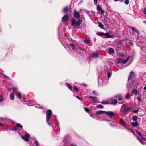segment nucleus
<instances>
[{"mask_svg":"<svg viewBox=\"0 0 146 146\" xmlns=\"http://www.w3.org/2000/svg\"><path fill=\"white\" fill-rule=\"evenodd\" d=\"M18 129L17 127L16 126H15L12 128V130L14 131H16V130H17Z\"/></svg>","mask_w":146,"mask_h":146,"instance_id":"33","label":"nucleus"},{"mask_svg":"<svg viewBox=\"0 0 146 146\" xmlns=\"http://www.w3.org/2000/svg\"><path fill=\"white\" fill-rule=\"evenodd\" d=\"M130 58V56H129L127 57L125 60L123 59H122L121 58H118L117 60V63L118 64H125L127 62L128 59Z\"/></svg>","mask_w":146,"mask_h":146,"instance_id":"7","label":"nucleus"},{"mask_svg":"<svg viewBox=\"0 0 146 146\" xmlns=\"http://www.w3.org/2000/svg\"><path fill=\"white\" fill-rule=\"evenodd\" d=\"M35 144L36 145V146H39V143H38V142L36 140L35 141Z\"/></svg>","mask_w":146,"mask_h":146,"instance_id":"46","label":"nucleus"},{"mask_svg":"<svg viewBox=\"0 0 146 146\" xmlns=\"http://www.w3.org/2000/svg\"><path fill=\"white\" fill-rule=\"evenodd\" d=\"M101 103L103 104H110L108 101H103Z\"/></svg>","mask_w":146,"mask_h":146,"instance_id":"30","label":"nucleus"},{"mask_svg":"<svg viewBox=\"0 0 146 146\" xmlns=\"http://www.w3.org/2000/svg\"><path fill=\"white\" fill-rule=\"evenodd\" d=\"M131 109V107H127L125 104H123L121 107L119 113V114L121 117H124L130 111Z\"/></svg>","mask_w":146,"mask_h":146,"instance_id":"1","label":"nucleus"},{"mask_svg":"<svg viewBox=\"0 0 146 146\" xmlns=\"http://www.w3.org/2000/svg\"><path fill=\"white\" fill-rule=\"evenodd\" d=\"M144 90H146V86H145L144 88Z\"/></svg>","mask_w":146,"mask_h":146,"instance_id":"60","label":"nucleus"},{"mask_svg":"<svg viewBox=\"0 0 146 146\" xmlns=\"http://www.w3.org/2000/svg\"><path fill=\"white\" fill-rule=\"evenodd\" d=\"M89 97L90 98L92 99L94 102H97V97H93L91 96H90Z\"/></svg>","mask_w":146,"mask_h":146,"instance_id":"19","label":"nucleus"},{"mask_svg":"<svg viewBox=\"0 0 146 146\" xmlns=\"http://www.w3.org/2000/svg\"><path fill=\"white\" fill-rule=\"evenodd\" d=\"M129 44L131 46H133V43L132 42H130Z\"/></svg>","mask_w":146,"mask_h":146,"instance_id":"58","label":"nucleus"},{"mask_svg":"<svg viewBox=\"0 0 146 146\" xmlns=\"http://www.w3.org/2000/svg\"><path fill=\"white\" fill-rule=\"evenodd\" d=\"M16 126L17 127L21 128V129H22V126L19 124L17 123V124H16Z\"/></svg>","mask_w":146,"mask_h":146,"instance_id":"40","label":"nucleus"},{"mask_svg":"<svg viewBox=\"0 0 146 146\" xmlns=\"http://www.w3.org/2000/svg\"><path fill=\"white\" fill-rule=\"evenodd\" d=\"M69 137L66 136L64 137V139L62 141V143L64 144V146H73V145L70 144L69 141Z\"/></svg>","mask_w":146,"mask_h":146,"instance_id":"6","label":"nucleus"},{"mask_svg":"<svg viewBox=\"0 0 146 146\" xmlns=\"http://www.w3.org/2000/svg\"><path fill=\"white\" fill-rule=\"evenodd\" d=\"M35 107L39 108H42V107L41 106H40L38 104H36L35 106Z\"/></svg>","mask_w":146,"mask_h":146,"instance_id":"36","label":"nucleus"},{"mask_svg":"<svg viewBox=\"0 0 146 146\" xmlns=\"http://www.w3.org/2000/svg\"><path fill=\"white\" fill-rule=\"evenodd\" d=\"M17 89L18 88L17 87H13L12 88L13 92L15 94H16L18 92L17 90Z\"/></svg>","mask_w":146,"mask_h":146,"instance_id":"23","label":"nucleus"},{"mask_svg":"<svg viewBox=\"0 0 146 146\" xmlns=\"http://www.w3.org/2000/svg\"><path fill=\"white\" fill-rule=\"evenodd\" d=\"M132 91L133 93L135 95H137L138 94V92L136 89L135 88H134L133 89Z\"/></svg>","mask_w":146,"mask_h":146,"instance_id":"24","label":"nucleus"},{"mask_svg":"<svg viewBox=\"0 0 146 146\" xmlns=\"http://www.w3.org/2000/svg\"><path fill=\"white\" fill-rule=\"evenodd\" d=\"M135 77V76L133 71H131L129 75V76L128 77V80H129L130 79H133Z\"/></svg>","mask_w":146,"mask_h":146,"instance_id":"12","label":"nucleus"},{"mask_svg":"<svg viewBox=\"0 0 146 146\" xmlns=\"http://www.w3.org/2000/svg\"><path fill=\"white\" fill-rule=\"evenodd\" d=\"M119 1H120L121 2H122L124 1V0H119Z\"/></svg>","mask_w":146,"mask_h":146,"instance_id":"62","label":"nucleus"},{"mask_svg":"<svg viewBox=\"0 0 146 146\" xmlns=\"http://www.w3.org/2000/svg\"><path fill=\"white\" fill-rule=\"evenodd\" d=\"M10 98L11 100H13L14 99V96L13 94V93H11L10 95Z\"/></svg>","mask_w":146,"mask_h":146,"instance_id":"27","label":"nucleus"},{"mask_svg":"<svg viewBox=\"0 0 146 146\" xmlns=\"http://www.w3.org/2000/svg\"><path fill=\"white\" fill-rule=\"evenodd\" d=\"M131 30L134 33H135L136 34V35L138 36L139 34V32L137 29H136L135 27H132L131 28Z\"/></svg>","mask_w":146,"mask_h":146,"instance_id":"16","label":"nucleus"},{"mask_svg":"<svg viewBox=\"0 0 146 146\" xmlns=\"http://www.w3.org/2000/svg\"><path fill=\"white\" fill-rule=\"evenodd\" d=\"M97 10L99 12V14H103L104 13V10H103L101 7L99 5L97 6Z\"/></svg>","mask_w":146,"mask_h":146,"instance_id":"10","label":"nucleus"},{"mask_svg":"<svg viewBox=\"0 0 146 146\" xmlns=\"http://www.w3.org/2000/svg\"><path fill=\"white\" fill-rule=\"evenodd\" d=\"M84 108L85 110L87 112H89L90 111V110L88 109V108L86 107Z\"/></svg>","mask_w":146,"mask_h":146,"instance_id":"42","label":"nucleus"},{"mask_svg":"<svg viewBox=\"0 0 146 146\" xmlns=\"http://www.w3.org/2000/svg\"><path fill=\"white\" fill-rule=\"evenodd\" d=\"M74 16L77 19L79 18L80 16L79 12L78 11H75L74 12Z\"/></svg>","mask_w":146,"mask_h":146,"instance_id":"15","label":"nucleus"},{"mask_svg":"<svg viewBox=\"0 0 146 146\" xmlns=\"http://www.w3.org/2000/svg\"><path fill=\"white\" fill-rule=\"evenodd\" d=\"M98 0H94V3L96 5L97 4V2L98 1Z\"/></svg>","mask_w":146,"mask_h":146,"instance_id":"51","label":"nucleus"},{"mask_svg":"<svg viewBox=\"0 0 146 146\" xmlns=\"http://www.w3.org/2000/svg\"><path fill=\"white\" fill-rule=\"evenodd\" d=\"M142 50L143 54H145V52H146V47L145 46L143 47L142 48Z\"/></svg>","mask_w":146,"mask_h":146,"instance_id":"32","label":"nucleus"},{"mask_svg":"<svg viewBox=\"0 0 146 146\" xmlns=\"http://www.w3.org/2000/svg\"><path fill=\"white\" fill-rule=\"evenodd\" d=\"M98 26L101 29H104V26L100 22H99Z\"/></svg>","mask_w":146,"mask_h":146,"instance_id":"28","label":"nucleus"},{"mask_svg":"<svg viewBox=\"0 0 146 146\" xmlns=\"http://www.w3.org/2000/svg\"><path fill=\"white\" fill-rule=\"evenodd\" d=\"M111 72H109L108 73V78H110L111 77Z\"/></svg>","mask_w":146,"mask_h":146,"instance_id":"49","label":"nucleus"},{"mask_svg":"<svg viewBox=\"0 0 146 146\" xmlns=\"http://www.w3.org/2000/svg\"><path fill=\"white\" fill-rule=\"evenodd\" d=\"M46 120L47 123L49 125H52V123L51 122L50 117L52 114V112L51 110H49L46 111Z\"/></svg>","mask_w":146,"mask_h":146,"instance_id":"2","label":"nucleus"},{"mask_svg":"<svg viewBox=\"0 0 146 146\" xmlns=\"http://www.w3.org/2000/svg\"><path fill=\"white\" fill-rule=\"evenodd\" d=\"M108 52L110 53H113L114 52V50L112 48H110L108 50Z\"/></svg>","mask_w":146,"mask_h":146,"instance_id":"29","label":"nucleus"},{"mask_svg":"<svg viewBox=\"0 0 146 146\" xmlns=\"http://www.w3.org/2000/svg\"><path fill=\"white\" fill-rule=\"evenodd\" d=\"M138 111L137 110H134L133 111V112H135V113H137Z\"/></svg>","mask_w":146,"mask_h":146,"instance_id":"56","label":"nucleus"},{"mask_svg":"<svg viewBox=\"0 0 146 146\" xmlns=\"http://www.w3.org/2000/svg\"><path fill=\"white\" fill-rule=\"evenodd\" d=\"M129 2V0H125L124 1V3L126 5H128Z\"/></svg>","mask_w":146,"mask_h":146,"instance_id":"43","label":"nucleus"},{"mask_svg":"<svg viewBox=\"0 0 146 146\" xmlns=\"http://www.w3.org/2000/svg\"><path fill=\"white\" fill-rule=\"evenodd\" d=\"M4 100V98L3 97L0 96V102H2Z\"/></svg>","mask_w":146,"mask_h":146,"instance_id":"38","label":"nucleus"},{"mask_svg":"<svg viewBox=\"0 0 146 146\" xmlns=\"http://www.w3.org/2000/svg\"><path fill=\"white\" fill-rule=\"evenodd\" d=\"M119 122L120 124L124 127H125L127 126V124L126 122L122 119H120Z\"/></svg>","mask_w":146,"mask_h":146,"instance_id":"14","label":"nucleus"},{"mask_svg":"<svg viewBox=\"0 0 146 146\" xmlns=\"http://www.w3.org/2000/svg\"><path fill=\"white\" fill-rule=\"evenodd\" d=\"M115 1H119V0H114Z\"/></svg>","mask_w":146,"mask_h":146,"instance_id":"63","label":"nucleus"},{"mask_svg":"<svg viewBox=\"0 0 146 146\" xmlns=\"http://www.w3.org/2000/svg\"><path fill=\"white\" fill-rule=\"evenodd\" d=\"M143 22L145 23L146 24V21H144Z\"/></svg>","mask_w":146,"mask_h":146,"instance_id":"64","label":"nucleus"},{"mask_svg":"<svg viewBox=\"0 0 146 146\" xmlns=\"http://www.w3.org/2000/svg\"><path fill=\"white\" fill-rule=\"evenodd\" d=\"M118 101L116 99H111V104L113 105H115L117 103Z\"/></svg>","mask_w":146,"mask_h":146,"instance_id":"17","label":"nucleus"},{"mask_svg":"<svg viewBox=\"0 0 146 146\" xmlns=\"http://www.w3.org/2000/svg\"><path fill=\"white\" fill-rule=\"evenodd\" d=\"M132 125L133 127H137L138 125V123L137 122H132Z\"/></svg>","mask_w":146,"mask_h":146,"instance_id":"25","label":"nucleus"},{"mask_svg":"<svg viewBox=\"0 0 146 146\" xmlns=\"http://www.w3.org/2000/svg\"><path fill=\"white\" fill-rule=\"evenodd\" d=\"M66 85L68 88L71 91H72V86L70 85L69 83L67 82L65 83Z\"/></svg>","mask_w":146,"mask_h":146,"instance_id":"18","label":"nucleus"},{"mask_svg":"<svg viewBox=\"0 0 146 146\" xmlns=\"http://www.w3.org/2000/svg\"><path fill=\"white\" fill-rule=\"evenodd\" d=\"M96 38H95L94 39V42H95L96 41Z\"/></svg>","mask_w":146,"mask_h":146,"instance_id":"61","label":"nucleus"},{"mask_svg":"<svg viewBox=\"0 0 146 146\" xmlns=\"http://www.w3.org/2000/svg\"><path fill=\"white\" fill-rule=\"evenodd\" d=\"M97 35L104 38H109L112 37V36L110 35V33H104L103 32H99L97 33Z\"/></svg>","mask_w":146,"mask_h":146,"instance_id":"5","label":"nucleus"},{"mask_svg":"<svg viewBox=\"0 0 146 146\" xmlns=\"http://www.w3.org/2000/svg\"><path fill=\"white\" fill-rule=\"evenodd\" d=\"M92 55L94 57L98 58L99 57V55L96 52H93L92 54Z\"/></svg>","mask_w":146,"mask_h":146,"instance_id":"21","label":"nucleus"},{"mask_svg":"<svg viewBox=\"0 0 146 146\" xmlns=\"http://www.w3.org/2000/svg\"><path fill=\"white\" fill-rule=\"evenodd\" d=\"M74 90H75L76 91H78V88L76 86H75L74 88Z\"/></svg>","mask_w":146,"mask_h":146,"instance_id":"48","label":"nucleus"},{"mask_svg":"<svg viewBox=\"0 0 146 146\" xmlns=\"http://www.w3.org/2000/svg\"><path fill=\"white\" fill-rule=\"evenodd\" d=\"M68 16L67 15H65L62 18V21L63 22L66 21L68 20Z\"/></svg>","mask_w":146,"mask_h":146,"instance_id":"20","label":"nucleus"},{"mask_svg":"<svg viewBox=\"0 0 146 146\" xmlns=\"http://www.w3.org/2000/svg\"><path fill=\"white\" fill-rule=\"evenodd\" d=\"M23 132V131L22 130V129H20V130H19L18 131V133L19 134H20L21 133Z\"/></svg>","mask_w":146,"mask_h":146,"instance_id":"45","label":"nucleus"},{"mask_svg":"<svg viewBox=\"0 0 146 146\" xmlns=\"http://www.w3.org/2000/svg\"><path fill=\"white\" fill-rule=\"evenodd\" d=\"M97 108H104V106L101 105H99L97 106Z\"/></svg>","mask_w":146,"mask_h":146,"instance_id":"37","label":"nucleus"},{"mask_svg":"<svg viewBox=\"0 0 146 146\" xmlns=\"http://www.w3.org/2000/svg\"><path fill=\"white\" fill-rule=\"evenodd\" d=\"M138 117L137 116H133L132 117V119L134 121H136L137 120Z\"/></svg>","mask_w":146,"mask_h":146,"instance_id":"31","label":"nucleus"},{"mask_svg":"<svg viewBox=\"0 0 146 146\" xmlns=\"http://www.w3.org/2000/svg\"><path fill=\"white\" fill-rule=\"evenodd\" d=\"M105 114L108 116L110 117H112L114 115L115 113L112 111H105Z\"/></svg>","mask_w":146,"mask_h":146,"instance_id":"11","label":"nucleus"},{"mask_svg":"<svg viewBox=\"0 0 146 146\" xmlns=\"http://www.w3.org/2000/svg\"><path fill=\"white\" fill-rule=\"evenodd\" d=\"M135 131L138 135V136H136L138 140L142 144H144L145 142L143 141H146V138L143 137L141 133L140 132L136 130H135Z\"/></svg>","mask_w":146,"mask_h":146,"instance_id":"3","label":"nucleus"},{"mask_svg":"<svg viewBox=\"0 0 146 146\" xmlns=\"http://www.w3.org/2000/svg\"><path fill=\"white\" fill-rule=\"evenodd\" d=\"M92 93L95 95H97V94H96V93L95 91H93L92 92Z\"/></svg>","mask_w":146,"mask_h":146,"instance_id":"55","label":"nucleus"},{"mask_svg":"<svg viewBox=\"0 0 146 146\" xmlns=\"http://www.w3.org/2000/svg\"><path fill=\"white\" fill-rule=\"evenodd\" d=\"M114 98L118 99V100L120 101L123 99V98L120 94L116 95L114 96Z\"/></svg>","mask_w":146,"mask_h":146,"instance_id":"13","label":"nucleus"},{"mask_svg":"<svg viewBox=\"0 0 146 146\" xmlns=\"http://www.w3.org/2000/svg\"><path fill=\"white\" fill-rule=\"evenodd\" d=\"M81 85L85 87H86L87 86V84L85 83H82V84Z\"/></svg>","mask_w":146,"mask_h":146,"instance_id":"52","label":"nucleus"},{"mask_svg":"<svg viewBox=\"0 0 146 146\" xmlns=\"http://www.w3.org/2000/svg\"><path fill=\"white\" fill-rule=\"evenodd\" d=\"M137 42H141V43H142L143 42L142 41H139V39L138 38H137Z\"/></svg>","mask_w":146,"mask_h":146,"instance_id":"54","label":"nucleus"},{"mask_svg":"<svg viewBox=\"0 0 146 146\" xmlns=\"http://www.w3.org/2000/svg\"><path fill=\"white\" fill-rule=\"evenodd\" d=\"M141 57L143 60L144 59L145 60L146 59V57L143 54H142V55H141Z\"/></svg>","mask_w":146,"mask_h":146,"instance_id":"44","label":"nucleus"},{"mask_svg":"<svg viewBox=\"0 0 146 146\" xmlns=\"http://www.w3.org/2000/svg\"><path fill=\"white\" fill-rule=\"evenodd\" d=\"M4 77L7 79L8 80L10 79V78L8 76L5 75L4 76Z\"/></svg>","mask_w":146,"mask_h":146,"instance_id":"47","label":"nucleus"},{"mask_svg":"<svg viewBox=\"0 0 146 146\" xmlns=\"http://www.w3.org/2000/svg\"><path fill=\"white\" fill-rule=\"evenodd\" d=\"M70 45L72 48V49L74 51H78L79 50H80L81 51H83V50L81 48H80L78 46H76L74 44H70Z\"/></svg>","mask_w":146,"mask_h":146,"instance_id":"8","label":"nucleus"},{"mask_svg":"<svg viewBox=\"0 0 146 146\" xmlns=\"http://www.w3.org/2000/svg\"><path fill=\"white\" fill-rule=\"evenodd\" d=\"M21 137L22 139L26 141H28L29 138L30 137V135L29 134H27L25 135L24 136L23 135H21Z\"/></svg>","mask_w":146,"mask_h":146,"instance_id":"9","label":"nucleus"},{"mask_svg":"<svg viewBox=\"0 0 146 146\" xmlns=\"http://www.w3.org/2000/svg\"><path fill=\"white\" fill-rule=\"evenodd\" d=\"M130 98V95L129 93H127L125 95V98L128 99Z\"/></svg>","mask_w":146,"mask_h":146,"instance_id":"35","label":"nucleus"},{"mask_svg":"<svg viewBox=\"0 0 146 146\" xmlns=\"http://www.w3.org/2000/svg\"><path fill=\"white\" fill-rule=\"evenodd\" d=\"M68 11V7H66L63 10V12H66Z\"/></svg>","mask_w":146,"mask_h":146,"instance_id":"39","label":"nucleus"},{"mask_svg":"<svg viewBox=\"0 0 146 146\" xmlns=\"http://www.w3.org/2000/svg\"><path fill=\"white\" fill-rule=\"evenodd\" d=\"M137 99L139 102H140L141 101V99L139 98H137Z\"/></svg>","mask_w":146,"mask_h":146,"instance_id":"53","label":"nucleus"},{"mask_svg":"<svg viewBox=\"0 0 146 146\" xmlns=\"http://www.w3.org/2000/svg\"><path fill=\"white\" fill-rule=\"evenodd\" d=\"M105 113V111L102 110L98 111L96 112V114L98 115L103 114L104 113Z\"/></svg>","mask_w":146,"mask_h":146,"instance_id":"22","label":"nucleus"},{"mask_svg":"<svg viewBox=\"0 0 146 146\" xmlns=\"http://www.w3.org/2000/svg\"><path fill=\"white\" fill-rule=\"evenodd\" d=\"M126 129H127L128 130V131H130L131 132H132L133 134H134V135H135V133L133 131V130L131 129H128V128H126Z\"/></svg>","mask_w":146,"mask_h":146,"instance_id":"34","label":"nucleus"},{"mask_svg":"<svg viewBox=\"0 0 146 146\" xmlns=\"http://www.w3.org/2000/svg\"><path fill=\"white\" fill-rule=\"evenodd\" d=\"M84 41L85 43H88L89 42V40L88 39H86V40H84Z\"/></svg>","mask_w":146,"mask_h":146,"instance_id":"41","label":"nucleus"},{"mask_svg":"<svg viewBox=\"0 0 146 146\" xmlns=\"http://www.w3.org/2000/svg\"><path fill=\"white\" fill-rule=\"evenodd\" d=\"M82 22V21L81 19L76 21L74 18H73L72 20V25L75 28H78L81 24Z\"/></svg>","mask_w":146,"mask_h":146,"instance_id":"4","label":"nucleus"},{"mask_svg":"<svg viewBox=\"0 0 146 146\" xmlns=\"http://www.w3.org/2000/svg\"><path fill=\"white\" fill-rule=\"evenodd\" d=\"M76 98L80 100L83 101V100L81 98H80V97H79V96H76Z\"/></svg>","mask_w":146,"mask_h":146,"instance_id":"50","label":"nucleus"},{"mask_svg":"<svg viewBox=\"0 0 146 146\" xmlns=\"http://www.w3.org/2000/svg\"><path fill=\"white\" fill-rule=\"evenodd\" d=\"M144 13L145 14H146V8L144 9Z\"/></svg>","mask_w":146,"mask_h":146,"instance_id":"59","label":"nucleus"},{"mask_svg":"<svg viewBox=\"0 0 146 146\" xmlns=\"http://www.w3.org/2000/svg\"><path fill=\"white\" fill-rule=\"evenodd\" d=\"M19 98L21 99V94L19 91L16 94H15Z\"/></svg>","mask_w":146,"mask_h":146,"instance_id":"26","label":"nucleus"},{"mask_svg":"<svg viewBox=\"0 0 146 146\" xmlns=\"http://www.w3.org/2000/svg\"><path fill=\"white\" fill-rule=\"evenodd\" d=\"M4 125L2 123H0V126H4Z\"/></svg>","mask_w":146,"mask_h":146,"instance_id":"57","label":"nucleus"}]
</instances>
